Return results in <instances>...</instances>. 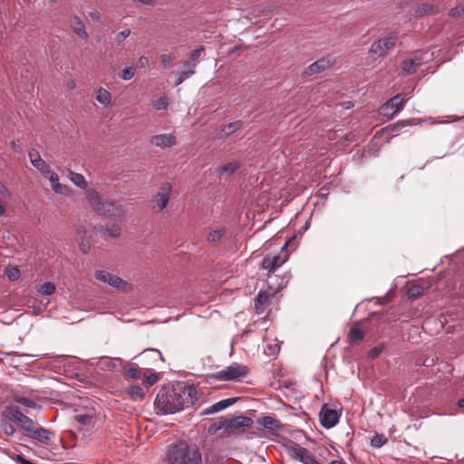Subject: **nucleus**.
Returning <instances> with one entry per match:
<instances>
[{
	"instance_id": "obj_28",
	"label": "nucleus",
	"mask_w": 464,
	"mask_h": 464,
	"mask_svg": "<svg viewBox=\"0 0 464 464\" xmlns=\"http://www.w3.org/2000/svg\"><path fill=\"white\" fill-rule=\"evenodd\" d=\"M130 397L134 401H140L144 397V392L141 387L139 385H131L127 391Z\"/></svg>"
},
{
	"instance_id": "obj_27",
	"label": "nucleus",
	"mask_w": 464,
	"mask_h": 464,
	"mask_svg": "<svg viewBox=\"0 0 464 464\" xmlns=\"http://www.w3.org/2000/svg\"><path fill=\"white\" fill-rule=\"evenodd\" d=\"M55 289V285L52 282H45L36 286V291L43 295H51Z\"/></svg>"
},
{
	"instance_id": "obj_44",
	"label": "nucleus",
	"mask_w": 464,
	"mask_h": 464,
	"mask_svg": "<svg viewBox=\"0 0 464 464\" xmlns=\"http://www.w3.org/2000/svg\"><path fill=\"white\" fill-rule=\"evenodd\" d=\"M383 350H384V344H380V345L371 349L369 351L368 356L371 359H375L382 353V352Z\"/></svg>"
},
{
	"instance_id": "obj_5",
	"label": "nucleus",
	"mask_w": 464,
	"mask_h": 464,
	"mask_svg": "<svg viewBox=\"0 0 464 464\" xmlns=\"http://www.w3.org/2000/svg\"><path fill=\"white\" fill-rule=\"evenodd\" d=\"M7 416L25 432L26 436L34 427V421L24 414L17 406L7 407Z\"/></svg>"
},
{
	"instance_id": "obj_56",
	"label": "nucleus",
	"mask_w": 464,
	"mask_h": 464,
	"mask_svg": "<svg viewBox=\"0 0 464 464\" xmlns=\"http://www.w3.org/2000/svg\"><path fill=\"white\" fill-rule=\"evenodd\" d=\"M100 16V13L97 10H92L89 13V17L93 21H99Z\"/></svg>"
},
{
	"instance_id": "obj_30",
	"label": "nucleus",
	"mask_w": 464,
	"mask_h": 464,
	"mask_svg": "<svg viewBox=\"0 0 464 464\" xmlns=\"http://www.w3.org/2000/svg\"><path fill=\"white\" fill-rule=\"evenodd\" d=\"M14 401L17 403H20L25 407H28V408H36L37 407V403L33 401L32 399H29V398H26V397H24V396H21V395H14Z\"/></svg>"
},
{
	"instance_id": "obj_45",
	"label": "nucleus",
	"mask_w": 464,
	"mask_h": 464,
	"mask_svg": "<svg viewBox=\"0 0 464 464\" xmlns=\"http://www.w3.org/2000/svg\"><path fill=\"white\" fill-rule=\"evenodd\" d=\"M162 67L167 69L172 65L173 58L169 54L163 53L160 55Z\"/></svg>"
},
{
	"instance_id": "obj_53",
	"label": "nucleus",
	"mask_w": 464,
	"mask_h": 464,
	"mask_svg": "<svg viewBox=\"0 0 464 464\" xmlns=\"http://www.w3.org/2000/svg\"><path fill=\"white\" fill-rule=\"evenodd\" d=\"M422 288L419 285H414L409 290V295L411 296H417L421 294Z\"/></svg>"
},
{
	"instance_id": "obj_50",
	"label": "nucleus",
	"mask_w": 464,
	"mask_h": 464,
	"mask_svg": "<svg viewBox=\"0 0 464 464\" xmlns=\"http://www.w3.org/2000/svg\"><path fill=\"white\" fill-rule=\"evenodd\" d=\"M52 188L55 193L58 194H66L69 190L67 186L63 185L60 182H58L57 185H54V187H52Z\"/></svg>"
},
{
	"instance_id": "obj_18",
	"label": "nucleus",
	"mask_w": 464,
	"mask_h": 464,
	"mask_svg": "<svg viewBox=\"0 0 464 464\" xmlns=\"http://www.w3.org/2000/svg\"><path fill=\"white\" fill-rule=\"evenodd\" d=\"M70 26L74 34L82 39H88L89 34L86 32L85 24L78 15H72L70 18Z\"/></svg>"
},
{
	"instance_id": "obj_55",
	"label": "nucleus",
	"mask_w": 464,
	"mask_h": 464,
	"mask_svg": "<svg viewBox=\"0 0 464 464\" xmlns=\"http://www.w3.org/2000/svg\"><path fill=\"white\" fill-rule=\"evenodd\" d=\"M157 381H158V376L155 373H151L149 376H147V378H146V382L148 383L149 386L153 385L154 383H156Z\"/></svg>"
},
{
	"instance_id": "obj_39",
	"label": "nucleus",
	"mask_w": 464,
	"mask_h": 464,
	"mask_svg": "<svg viewBox=\"0 0 464 464\" xmlns=\"http://www.w3.org/2000/svg\"><path fill=\"white\" fill-rule=\"evenodd\" d=\"M168 98L165 97V96H162L160 98H159L158 100L154 101L153 102V107L156 109V110H166L167 107H168Z\"/></svg>"
},
{
	"instance_id": "obj_14",
	"label": "nucleus",
	"mask_w": 464,
	"mask_h": 464,
	"mask_svg": "<svg viewBox=\"0 0 464 464\" xmlns=\"http://www.w3.org/2000/svg\"><path fill=\"white\" fill-rule=\"evenodd\" d=\"M121 364L120 358H111L109 356H102L99 360L92 363L95 367L102 371L113 372L115 369Z\"/></svg>"
},
{
	"instance_id": "obj_35",
	"label": "nucleus",
	"mask_w": 464,
	"mask_h": 464,
	"mask_svg": "<svg viewBox=\"0 0 464 464\" xmlns=\"http://www.w3.org/2000/svg\"><path fill=\"white\" fill-rule=\"evenodd\" d=\"M388 441L384 435L375 434L371 440V445L374 448H381Z\"/></svg>"
},
{
	"instance_id": "obj_42",
	"label": "nucleus",
	"mask_w": 464,
	"mask_h": 464,
	"mask_svg": "<svg viewBox=\"0 0 464 464\" xmlns=\"http://www.w3.org/2000/svg\"><path fill=\"white\" fill-rule=\"evenodd\" d=\"M106 230L108 232V234L111 237H120L121 235V228L120 226L118 225H111L110 227H106Z\"/></svg>"
},
{
	"instance_id": "obj_29",
	"label": "nucleus",
	"mask_w": 464,
	"mask_h": 464,
	"mask_svg": "<svg viewBox=\"0 0 464 464\" xmlns=\"http://www.w3.org/2000/svg\"><path fill=\"white\" fill-rule=\"evenodd\" d=\"M242 125L243 122L240 121L231 122L227 125H225L222 129V131L225 133L226 136H229L236 132L237 130H239L242 127Z\"/></svg>"
},
{
	"instance_id": "obj_64",
	"label": "nucleus",
	"mask_w": 464,
	"mask_h": 464,
	"mask_svg": "<svg viewBox=\"0 0 464 464\" xmlns=\"http://www.w3.org/2000/svg\"><path fill=\"white\" fill-rule=\"evenodd\" d=\"M5 213V209L4 206L0 205V216L4 215Z\"/></svg>"
},
{
	"instance_id": "obj_62",
	"label": "nucleus",
	"mask_w": 464,
	"mask_h": 464,
	"mask_svg": "<svg viewBox=\"0 0 464 464\" xmlns=\"http://www.w3.org/2000/svg\"><path fill=\"white\" fill-rule=\"evenodd\" d=\"M458 406L464 409V398L458 401Z\"/></svg>"
},
{
	"instance_id": "obj_19",
	"label": "nucleus",
	"mask_w": 464,
	"mask_h": 464,
	"mask_svg": "<svg viewBox=\"0 0 464 464\" xmlns=\"http://www.w3.org/2000/svg\"><path fill=\"white\" fill-rule=\"evenodd\" d=\"M285 260L281 261L279 255L266 256L262 261V268L267 270L269 273L274 272L276 268L280 267Z\"/></svg>"
},
{
	"instance_id": "obj_6",
	"label": "nucleus",
	"mask_w": 464,
	"mask_h": 464,
	"mask_svg": "<svg viewBox=\"0 0 464 464\" xmlns=\"http://www.w3.org/2000/svg\"><path fill=\"white\" fill-rule=\"evenodd\" d=\"M398 40L396 33H389L384 37L374 42L370 52L378 55L383 56L391 48H392Z\"/></svg>"
},
{
	"instance_id": "obj_60",
	"label": "nucleus",
	"mask_w": 464,
	"mask_h": 464,
	"mask_svg": "<svg viewBox=\"0 0 464 464\" xmlns=\"http://www.w3.org/2000/svg\"><path fill=\"white\" fill-rule=\"evenodd\" d=\"M269 349L271 350V353L270 354L271 355H276L277 354L278 351H279V347L277 345L272 347V346H269Z\"/></svg>"
},
{
	"instance_id": "obj_8",
	"label": "nucleus",
	"mask_w": 464,
	"mask_h": 464,
	"mask_svg": "<svg viewBox=\"0 0 464 464\" xmlns=\"http://www.w3.org/2000/svg\"><path fill=\"white\" fill-rule=\"evenodd\" d=\"M247 368L245 365L233 363L217 372V377L224 381H234L246 376Z\"/></svg>"
},
{
	"instance_id": "obj_10",
	"label": "nucleus",
	"mask_w": 464,
	"mask_h": 464,
	"mask_svg": "<svg viewBox=\"0 0 464 464\" xmlns=\"http://www.w3.org/2000/svg\"><path fill=\"white\" fill-rule=\"evenodd\" d=\"M320 422L325 429H331L334 427L339 420V414L335 410L324 407L319 414Z\"/></svg>"
},
{
	"instance_id": "obj_63",
	"label": "nucleus",
	"mask_w": 464,
	"mask_h": 464,
	"mask_svg": "<svg viewBox=\"0 0 464 464\" xmlns=\"http://www.w3.org/2000/svg\"><path fill=\"white\" fill-rule=\"evenodd\" d=\"M330 464H345L343 460H333Z\"/></svg>"
},
{
	"instance_id": "obj_24",
	"label": "nucleus",
	"mask_w": 464,
	"mask_h": 464,
	"mask_svg": "<svg viewBox=\"0 0 464 464\" xmlns=\"http://www.w3.org/2000/svg\"><path fill=\"white\" fill-rule=\"evenodd\" d=\"M239 168V163L237 161H232L227 164H225L218 168V174L220 177H224L226 179L229 178L237 169Z\"/></svg>"
},
{
	"instance_id": "obj_58",
	"label": "nucleus",
	"mask_w": 464,
	"mask_h": 464,
	"mask_svg": "<svg viewBox=\"0 0 464 464\" xmlns=\"http://www.w3.org/2000/svg\"><path fill=\"white\" fill-rule=\"evenodd\" d=\"M222 424H223V421L219 422L218 425L215 424V425L210 426L209 431L216 432L217 430L223 428V427H221Z\"/></svg>"
},
{
	"instance_id": "obj_9",
	"label": "nucleus",
	"mask_w": 464,
	"mask_h": 464,
	"mask_svg": "<svg viewBox=\"0 0 464 464\" xmlns=\"http://www.w3.org/2000/svg\"><path fill=\"white\" fill-rule=\"evenodd\" d=\"M252 422L253 421L250 418L240 415L223 421L221 427H224L229 432H233L242 428L250 427Z\"/></svg>"
},
{
	"instance_id": "obj_2",
	"label": "nucleus",
	"mask_w": 464,
	"mask_h": 464,
	"mask_svg": "<svg viewBox=\"0 0 464 464\" xmlns=\"http://www.w3.org/2000/svg\"><path fill=\"white\" fill-rule=\"evenodd\" d=\"M167 460L169 464H202L201 454L197 446L183 441L169 447Z\"/></svg>"
},
{
	"instance_id": "obj_46",
	"label": "nucleus",
	"mask_w": 464,
	"mask_h": 464,
	"mask_svg": "<svg viewBox=\"0 0 464 464\" xmlns=\"http://www.w3.org/2000/svg\"><path fill=\"white\" fill-rule=\"evenodd\" d=\"M92 415L90 414H78L75 416V420L83 425L89 424L92 420Z\"/></svg>"
},
{
	"instance_id": "obj_21",
	"label": "nucleus",
	"mask_w": 464,
	"mask_h": 464,
	"mask_svg": "<svg viewBox=\"0 0 464 464\" xmlns=\"http://www.w3.org/2000/svg\"><path fill=\"white\" fill-rule=\"evenodd\" d=\"M330 67V61L327 59H320L310 64L304 72L305 75H313L319 73Z\"/></svg>"
},
{
	"instance_id": "obj_1",
	"label": "nucleus",
	"mask_w": 464,
	"mask_h": 464,
	"mask_svg": "<svg viewBox=\"0 0 464 464\" xmlns=\"http://www.w3.org/2000/svg\"><path fill=\"white\" fill-rule=\"evenodd\" d=\"M198 399L195 386L185 385L178 388L162 389L157 395L154 406L157 414H173L192 406Z\"/></svg>"
},
{
	"instance_id": "obj_37",
	"label": "nucleus",
	"mask_w": 464,
	"mask_h": 464,
	"mask_svg": "<svg viewBox=\"0 0 464 464\" xmlns=\"http://www.w3.org/2000/svg\"><path fill=\"white\" fill-rule=\"evenodd\" d=\"M205 51V47L204 46H199L198 48H196L193 52L190 53L189 54V63H194L195 65L197 66L198 65V59L201 55V53Z\"/></svg>"
},
{
	"instance_id": "obj_15",
	"label": "nucleus",
	"mask_w": 464,
	"mask_h": 464,
	"mask_svg": "<svg viewBox=\"0 0 464 464\" xmlns=\"http://www.w3.org/2000/svg\"><path fill=\"white\" fill-rule=\"evenodd\" d=\"M423 63V59L416 53L414 57L406 59L401 63V71L403 74L414 73L417 69Z\"/></svg>"
},
{
	"instance_id": "obj_4",
	"label": "nucleus",
	"mask_w": 464,
	"mask_h": 464,
	"mask_svg": "<svg viewBox=\"0 0 464 464\" xmlns=\"http://www.w3.org/2000/svg\"><path fill=\"white\" fill-rule=\"evenodd\" d=\"M94 277L108 285L117 289L122 293H129L132 290V285L120 276L111 274L105 270H97L94 273Z\"/></svg>"
},
{
	"instance_id": "obj_59",
	"label": "nucleus",
	"mask_w": 464,
	"mask_h": 464,
	"mask_svg": "<svg viewBox=\"0 0 464 464\" xmlns=\"http://www.w3.org/2000/svg\"><path fill=\"white\" fill-rule=\"evenodd\" d=\"M140 3H142L143 5H154L155 3H156V0H139Z\"/></svg>"
},
{
	"instance_id": "obj_34",
	"label": "nucleus",
	"mask_w": 464,
	"mask_h": 464,
	"mask_svg": "<svg viewBox=\"0 0 464 464\" xmlns=\"http://www.w3.org/2000/svg\"><path fill=\"white\" fill-rule=\"evenodd\" d=\"M237 401V398H228L216 402L218 411H221L233 405Z\"/></svg>"
},
{
	"instance_id": "obj_40",
	"label": "nucleus",
	"mask_w": 464,
	"mask_h": 464,
	"mask_svg": "<svg viewBox=\"0 0 464 464\" xmlns=\"http://www.w3.org/2000/svg\"><path fill=\"white\" fill-rule=\"evenodd\" d=\"M364 336V334L359 328H352L349 332V338L352 341H359L362 340Z\"/></svg>"
},
{
	"instance_id": "obj_32",
	"label": "nucleus",
	"mask_w": 464,
	"mask_h": 464,
	"mask_svg": "<svg viewBox=\"0 0 464 464\" xmlns=\"http://www.w3.org/2000/svg\"><path fill=\"white\" fill-rule=\"evenodd\" d=\"M135 67L133 65L126 66L120 72V77L124 81L132 79L135 75Z\"/></svg>"
},
{
	"instance_id": "obj_13",
	"label": "nucleus",
	"mask_w": 464,
	"mask_h": 464,
	"mask_svg": "<svg viewBox=\"0 0 464 464\" xmlns=\"http://www.w3.org/2000/svg\"><path fill=\"white\" fill-rule=\"evenodd\" d=\"M27 436L44 444H48L54 438V433L43 427H34Z\"/></svg>"
},
{
	"instance_id": "obj_12",
	"label": "nucleus",
	"mask_w": 464,
	"mask_h": 464,
	"mask_svg": "<svg viewBox=\"0 0 464 464\" xmlns=\"http://www.w3.org/2000/svg\"><path fill=\"white\" fill-rule=\"evenodd\" d=\"M288 454L291 458L299 460L303 464H311L314 459V456L312 455L306 449L300 446H294L288 449Z\"/></svg>"
},
{
	"instance_id": "obj_17",
	"label": "nucleus",
	"mask_w": 464,
	"mask_h": 464,
	"mask_svg": "<svg viewBox=\"0 0 464 464\" xmlns=\"http://www.w3.org/2000/svg\"><path fill=\"white\" fill-rule=\"evenodd\" d=\"M29 159L32 163V165L36 168L40 172L43 174H47L50 172V168L47 165V163L41 158L40 153L35 150H32L29 151Z\"/></svg>"
},
{
	"instance_id": "obj_51",
	"label": "nucleus",
	"mask_w": 464,
	"mask_h": 464,
	"mask_svg": "<svg viewBox=\"0 0 464 464\" xmlns=\"http://www.w3.org/2000/svg\"><path fill=\"white\" fill-rule=\"evenodd\" d=\"M51 183V187H54L59 182V176L55 172L50 170L49 173L45 174Z\"/></svg>"
},
{
	"instance_id": "obj_31",
	"label": "nucleus",
	"mask_w": 464,
	"mask_h": 464,
	"mask_svg": "<svg viewBox=\"0 0 464 464\" xmlns=\"http://www.w3.org/2000/svg\"><path fill=\"white\" fill-rule=\"evenodd\" d=\"M434 13V6L430 4H421L418 5L415 9V14L417 15H424V14H430Z\"/></svg>"
},
{
	"instance_id": "obj_33",
	"label": "nucleus",
	"mask_w": 464,
	"mask_h": 464,
	"mask_svg": "<svg viewBox=\"0 0 464 464\" xmlns=\"http://www.w3.org/2000/svg\"><path fill=\"white\" fill-rule=\"evenodd\" d=\"M193 75V71H179L176 74L175 86L181 84L184 81Z\"/></svg>"
},
{
	"instance_id": "obj_48",
	"label": "nucleus",
	"mask_w": 464,
	"mask_h": 464,
	"mask_svg": "<svg viewBox=\"0 0 464 464\" xmlns=\"http://www.w3.org/2000/svg\"><path fill=\"white\" fill-rule=\"evenodd\" d=\"M413 124H416V120H415V119H411V120H409V121H400V122H397V123L392 127V130H400L401 128H403V127H405V126H408V125H413Z\"/></svg>"
},
{
	"instance_id": "obj_25",
	"label": "nucleus",
	"mask_w": 464,
	"mask_h": 464,
	"mask_svg": "<svg viewBox=\"0 0 464 464\" xmlns=\"http://www.w3.org/2000/svg\"><path fill=\"white\" fill-rule=\"evenodd\" d=\"M68 177L70 180L77 187H79L82 189H86V191L89 189L88 188V182L86 181L83 175L80 173H76L74 171L70 170Z\"/></svg>"
},
{
	"instance_id": "obj_61",
	"label": "nucleus",
	"mask_w": 464,
	"mask_h": 464,
	"mask_svg": "<svg viewBox=\"0 0 464 464\" xmlns=\"http://www.w3.org/2000/svg\"><path fill=\"white\" fill-rule=\"evenodd\" d=\"M18 460L21 464H33L30 460L24 459L21 457H18Z\"/></svg>"
},
{
	"instance_id": "obj_11",
	"label": "nucleus",
	"mask_w": 464,
	"mask_h": 464,
	"mask_svg": "<svg viewBox=\"0 0 464 464\" xmlns=\"http://www.w3.org/2000/svg\"><path fill=\"white\" fill-rule=\"evenodd\" d=\"M169 187L160 188L157 194L154 197L153 205L151 206L152 209L156 212H160L168 206L169 201Z\"/></svg>"
},
{
	"instance_id": "obj_16",
	"label": "nucleus",
	"mask_w": 464,
	"mask_h": 464,
	"mask_svg": "<svg viewBox=\"0 0 464 464\" xmlns=\"http://www.w3.org/2000/svg\"><path fill=\"white\" fill-rule=\"evenodd\" d=\"M150 143L161 149L169 148L176 143V138L172 134H158L150 138Z\"/></svg>"
},
{
	"instance_id": "obj_49",
	"label": "nucleus",
	"mask_w": 464,
	"mask_h": 464,
	"mask_svg": "<svg viewBox=\"0 0 464 464\" xmlns=\"http://www.w3.org/2000/svg\"><path fill=\"white\" fill-rule=\"evenodd\" d=\"M125 374H126V377H128L130 379H133V380H137V379L140 378V372L135 368H130L129 370H127Z\"/></svg>"
},
{
	"instance_id": "obj_52",
	"label": "nucleus",
	"mask_w": 464,
	"mask_h": 464,
	"mask_svg": "<svg viewBox=\"0 0 464 464\" xmlns=\"http://www.w3.org/2000/svg\"><path fill=\"white\" fill-rule=\"evenodd\" d=\"M218 412V410H217V406H216V403H214L213 405L206 408L201 415H210V414H214V413H217Z\"/></svg>"
},
{
	"instance_id": "obj_20",
	"label": "nucleus",
	"mask_w": 464,
	"mask_h": 464,
	"mask_svg": "<svg viewBox=\"0 0 464 464\" xmlns=\"http://www.w3.org/2000/svg\"><path fill=\"white\" fill-rule=\"evenodd\" d=\"M95 100L104 108L111 105V94L103 87L95 88L93 91Z\"/></svg>"
},
{
	"instance_id": "obj_38",
	"label": "nucleus",
	"mask_w": 464,
	"mask_h": 464,
	"mask_svg": "<svg viewBox=\"0 0 464 464\" xmlns=\"http://www.w3.org/2000/svg\"><path fill=\"white\" fill-rule=\"evenodd\" d=\"M6 276L10 280L14 281L21 276L20 269L17 266L8 267L6 269Z\"/></svg>"
},
{
	"instance_id": "obj_41",
	"label": "nucleus",
	"mask_w": 464,
	"mask_h": 464,
	"mask_svg": "<svg viewBox=\"0 0 464 464\" xmlns=\"http://www.w3.org/2000/svg\"><path fill=\"white\" fill-rule=\"evenodd\" d=\"M449 15L453 18L464 16V5H458L449 12Z\"/></svg>"
},
{
	"instance_id": "obj_22",
	"label": "nucleus",
	"mask_w": 464,
	"mask_h": 464,
	"mask_svg": "<svg viewBox=\"0 0 464 464\" xmlns=\"http://www.w3.org/2000/svg\"><path fill=\"white\" fill-rule=\"evenodd\" d=\"M12 422H14V420L7 416V408H6L5 410V411L2 413L0 426H1L2 430L7 436H13L15 432V428Z\"/></svg>"
},
{
	"instance_id": "obj_3",
	"label": "nucleus",
	"mask_w": 464,
	"mask_h": 464,
	"mask_svg": "<svg viewBox=\"0 0 464 464\" xmlns=\"http://www.w3.org/2000/svg\"><path fill=\"white\" fill-rule=\"evenodd\" d=\"M85 194L92 209L99 215L115 219L124 217V211L121 206L111 200H102L94 189H88Z\"/></svg>"
},
{
	"instance_id": "obj_54",
	"label": "nucleus",
	"mask_w": 464,
	"mask_h": 464,
	"mask_svg": "<svg viewBox=\"0 0 464 464\" xmlns=\"http://www.w3.org/2000/svg\"><path fill=\"white\" fill-rule=\"evenodd\" d=\"M149 58L147 56H140L138 61V64L140 68H147L149 66Z\"/></svg>"
},
{
	"instance_id": "obj_7",
	"label": "nucleus",
	"mask_w": 464,
	"mask_h": 464,
	"mask_svg": "<svg viewBox=\"0 0 464 464\" xmlns=\"http://www.w3.org/2000/svg\"><path fill=\"white\" fill-rule=\"evenodd\" d=\"M407 99L406 94L403 93L393 96L381 107V113L385 117L392 118L397 111L403 108Z\"/></svg>"
},
{
	"instance_id": "obj_23",
	"label": "nucleus",
	"mask_w": 464,
	"mask_h": 464,
	"mask_svg": "<svg viewBox=\"0 0 464 464\" xmlns=\"http://www.w3.org/2000/svg\"><path fill=\"white\" fill-rule=\"evenodd\" d=\"M258 423L263 428L272 431L278 430L281 427L279 420L272 416H264L258 419Z\"/></svg>"
},
{
	"instance_id": "obj_47",
	"label": "nucleus",
	"mask_w": 464,
	"mask_h": 464,
	"mask_svg": "<svg viewBox=\"0 0 464 464\" xmlns=\"http://www.w3.org/2000/svg\"><path fill=\"white\" fill-rule=\"evenodd\" d=\"M196 65L194 63H189L188 61L181 62V68L179 71H193V75L196 73Z\"/></svg>"
},
{
	"instance_id": "obj_36",
	"label": "nucleus",
	"mask_w": 464,
	"mask_h": 464,
	"mask_svg": "<svg viewBox=\"0 0 464 464\" xmlns=\"http://www.w3.org/2000/svg\"><path fill=\"white\" fill-rule=\"evenodd\" d=\"M223 236H224V231L221 229H217V230L209 232L207 239L210 243H217L223 237Z\"/></svg>"
},
{
	"instance_id": "obj_43",
	"label": "nucleus",
	"mask_w": 464,
	"mask_h": 464,
	"mask_svg": "<svg viewBox=\"0 0 464 464\" xmlns=\"http://www.w3.org/2000/svg\"><path fill=\"white\" fill-rule=\"evenodd\" d=\"M130 29H126V30H123L121 32H119L116 35H115V41L117 44H121L122 42H124L126 40V38H128L130 34Z\"/></svg>"
},
{
	"instance_id": "obj_57",
	"label": "nucleus",
	"mask_w": 464,
	"mask_h": 464,
	"mask_svg": "<svg viewBox=\"0 0 464 464\" xmlns=\"http://www.w3.org/2000/svg\"><path fill=\"white\" fill-rule=\"evenodd\" d=\"M0 194L2 196L9 195V191H8L7 188L2 182H0Z\"/></svg>"
},
{
	"instance_id": "obj_26",
	"label": "nucleus",
	"mask_w": 464,
	"mask_h": 464,
	"mask_svg": "<svg viewBox=\"0 0 464 464\" xmlns=\"http://www.w3.org/2000/svg\"><path fill=\"white\" fill-rule=\"evenodd\" d=\"M271 295L266 292H260L256 299V309L257 313H262L263 308L269 303Z\"/></svg>"
}]
</instances>
